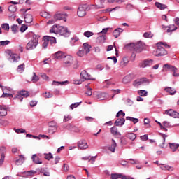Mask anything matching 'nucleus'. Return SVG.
Listing matches in <instances>:
<instances>
[{"mask_svg": "<svg viewBox=\"0 0 179 179\" xmlns=\"http://www.w3.org/2000/svg\"><path fill=\"white\" fill-rule=\"evenodd\" d=\"M128 62H129V59H128V57H124L120 62V66H122V68L127 66Z\"/></svg>", "mask_w": 179, "mask_h": 179, "instance_id": "27", "label": "nucleus"}, {"mask_svg": "<svg viewBox=\"0 0 179 179\" xmlns=\"http://www.w3.org/2000/svg\"><path fill=\"white\" fill-rule=\"evenodd\" d=\"M64 57L65 55L62 51H58L55 54V58H56V59H62V58H64Z\"/></svg>", "mask_w": 179, "mask_h": 179, "instance_id": "31", "label": "nucleus"}, {"mask_svg": "<svg viewBox=\"0 0 179 179\" xmlns=\"http://www.w3.org/2000/svg\"><path fill=\"white\" fill-rule=\"evenodd\" d=\"M178 27H176L174 24H171L168 26L167 29V33H173V31H176L177 30Z\"/></svg>", "mask_w": 179, "mask_h": 179, "instance_id": "35", "label": "nucleus"}, {"mask_svg": "<svg viewBox=\"0 0 179 179\" xmlns=\"http://www.w3.org/2000/svg\"><path fill=\"white\" fill-rule=\"evenodd\" d=\"M138 94H139V96H141L142 97H145V96H148V91L140 90L138 91Z\"/></svg>", "mask_w": 179, "mask_h": 179, "instance_id": "41", "label": "nucleus"}, {"mask_svg": "<svg viewBox=\"0 0 179 179\" xmlns=\"http://www.w3.org/2000/svg\"><path fill=\"white\" fill-rule=\"evenodd\" d=\"M163 125L164 127H165V128H171V127H173V125H171V123L168 121H164Z\"/></svg>", "mask_w": 179, "mask_h": 179, "instance_id": "53", "label": "nucleus"}, {"mask_svg": "<svg viewBox=\"0 0 179 179\" xmlns=\"http://www.w3.org/2000/svg\"><path fill=\"white\" fill-rule=\"evenodd\" d=\"M50 33H55V34H60L64 37H69L71 32L68 30L66 27H63L59 24H55L50 29Z\"/></svg>", "mask_w": 179, "mask_h": 179, "instance_id": "1", "label": "nucleus"}, {"mask_svg": "<svg viewBox=\"0 0 179 179\" xmlns=\"http://www.w3.org/2000/svg\"><path fill=\"white\" fill-rule=\"evenodd\" d=\"M126 136L129 139H131V141H135L136 139V135L134 133H128Z\"/></svg>", "mask_w": 179, "mask_h": 179, "instance_id": "39", "label": "nucleus"}, {"mask_svg": "<svg viewBox=\"0 0 179 179\" xmlns=\"http://www.w3.org/2000/svg\"><path fill=\"white\" fill-rule=\"evenodd\" d=\"M44 97H45V99H51V97H52V94H51L50 92H45L43 94Z\"/></svg>", "mask_w": 179, "mask_h": 179, "instance_id": "59", "label": "nucleus"}, {"mask_svg": "<svg viewBox=\"0 0 179 179\" xmlns=\"http://www.w3.org/2000/svg\"><path fill=\"white\" fill-rule=\"evenodd\" d=\"M40 15L42 17H45V19H50L51 17V14L46 11L41 12Z\"/></svg>", "mask_w": 179, "mask_h": 179, "instance_id": "36", "label": "nucleus"}, {"mask_svg": "<svg viewBox=\"0 0 179 179\" xmlns=\"http://www.w3.org/2000/svg\"><path fill=\"white\" fill-rule=\"evenodd\" d=\"M25 23H31L33 22V16L30 14H27L24 17Z\"/></svg>", "mask_w": 179, "mask_h": 179, "instance_id": "34", "label": "nucleus"}, {"mask_svg": "<svg viewBox=\"0 0 179 179\" xmlns=\"http://www.w3.org/2000/svg\"><path fill=\"white\" fill-rule=\"evenodd\" d=\"M6 54L10 57L9 59H10L12 62H17V61L20 59V56H19L18 54L13 53L10 50H6Z\"/></svg>", "mask_w": 179, "mask_h": 179, "instance_id": "6", "label": "nucleus"}, {"mask_svg": "<svg viewBox=\"0 0 179 179\" xmlns=\"http://www.w3.org/2000/svg\"><path fill=\"white\" fill-rule=\"evenodd\" d=\"M107 96H108L107 93L102 92L99 94V99H100L101 100H104V99H107Z\"/></svg>", "mask_w": 179, "mask_h": 179, "instance_id": "50", "label": "nucleus"}, {"mask_svg": "<svg viewBox=\"0 0 179 179\" xmlns=\"http://www.w3.org/2000/svg\"><path fill=\"white\" fill-rule=\"evenodd\" d=\"M66 83H69V81L68 80H66V81H62V82H59V81H55L54 80L52 83V85L53 86H59V85H61L62 86L64 85H66Z\"/></svg>", "mask_w": 179, "mask_h": 179, "instance_id": "30", "label": "nucleus"}, {"mask_svg": "<svg viewBox=\"0 0 179 179\" xmlns=\"http://www.w3.org/2000/svg\"><path fill=\"white\" fill-rule=\"evenodd\" d=\"M80 79H83V80H96V78L92 77V76L87 73L86 70L81 71Z\"/></svg>", "mask_w": 179, "mask_h": 179, "instance_id": "10", "label": "nucleus"}, {"mask_svg": "<svg viewBox=\"0 0 179 179\" xmlns=\"http://www.w3.org/2000/svg\"><path fill=\"white\" fill-rule=\"evenodd\" d=\"M121 178V173H113L111 174V179H118Z\"/></svg>", "mask_w": 179, "mask_h": 179, "instance_id": "55", "label": "nucleus"}, {"mask_svg": "<svg viewBox=\"0 0 179 179\" xmlns=\"http://www.w3.org/2000/svg\"><path fill=\"white\" fill-rule=\"evenodd\" d=\"M71 120H72V116L67 115L64 116L63 121L64 122H68V121H71Z\"/></svg>", "mask_w": 179, "mask_h": 179, "instance_id": "56", "label": "nucleus"}, {"mask_svg": "<svg viewBox=\"0 0 179 179\" xmlns=\"http://www.w3.org/2000/svg\"><path fill=\"white\" fill-rule=\"evenodd\" d=\"M31 160L35 164H43V160H41L36 154L32 155Z\"/></svg>", "mask_w": 179, "mask_h": 179, "instance_id": "16", "label": "nucleus"}, {"mask_svg": "<svg viewBox=\"0 0 179 179\" xmlns=\"http://www.w3.org/2000/svg\"><path fill=\"white\" fill-rule=\"evenodd\" d=\"M44 155V157L46 160H51V159H54V156H52V154H51V152H49L48 154L45 153Z\"/></svg>", "mask_w": 179, "mask_h": 179, "instance_id": "46", "label": "nucleus"}, {"mask_svg": "<svg viewBox=\"0 0 179 179\" xmlns=\"http://www.w3.org/2000/svg\"><path fill=\"white\" fill-rule=\"evenodd\" d=\"M165 114H167L170 117H173V118H178L179 113L176 111H174L173 110H166Z\"/></svg>", "mask_w": 179, "mask_h": 179, "instance_id": "18", "label": "nucleus"}, {"mask_svg": "<svg viewBox=\"0 0 179 179\" xmlns=\"http://www.w3.org/2000/svg\"><path fill=\"white\" fill-rule=\"evenodd\" d=\"M110 132L113 134V135H115L116 136H121V133L118 132V130L115 127H113L110 129Z\"/></svg>", "mask_w": 179, "mask_h": 179, "instance_id": "32", "label": "nucleus"}, {"mask_svg": "<svg viewBox=\"0 0 179 179\" xmlns=\"http://www.w3.org/2000/svg\"><path fill=\"white\" fill-rule=\"evenodd\" d=\"M85 52L82 50H80L78 52H77V55L78 57H84L85 56Z\"/></svg>", "mask_w": 179, "mask_h": 179, "instance_id": "61", "label": "nucleus"}, {"mask_svg": "<svg viewBox=\"0 0 179 179\" xmlns=\"http://www.w3.org/2000/svg\"><path fill=\"white\" fill-rule=\"evenodd\" d=\"M86 10H87V5L83 4L80 6L77 11L78 16H79V17L86 16Z\"/></svg>", "mask_w": 179, "mask_h": 179, "instance_id": "7", "label": "nucleus"}, {"mask_svg": "<svg viewBox=\"0 0 179 179\" xmlns=\"http://www.w3.org/2000/svg\"><path fill=\"white\" fill-rule=\"evenodd\" d=\"M36 171H28L27 172H25V173L27 174V176H34V174H36Z\"/></svg>", "mask_w": 179, "mask_h": 179, "instance_id": "63", "label": "nucleus"}, {"mask_svg": "<svg viewBox=\"0 0 179 179\" xmlns=\"http://www.w3.org/2000/svg\"><path fill=\"white\" fill-rule=\"evenodd\" d=\"M66 17H68V14L66 13H57L54 15V19L57 22V20H64V22H66Z\"/></svg>", "mask_w": 179, "mask_h": 179, "instance_id": "13", "label": "nucleus"}, {"mask_svg": "<svg viewBox=\"0 0 179 179\" xmlns=\"http://www.w3.org/2000/svg\"><path fill=\"white\" fill-rule=\"evenodd\" d=\"M129 48L136 52H142L143 50V43H142V41H138L136 43H131L129 45Z\"/></svg>", "mask_w": 179, "mask_h": 179, "instance_id": "4", "label": "nucleus"}, {"mask_svg": "<svg viewBox=\"0 0 179 179\" xmlns=\"http://www.w3.org/2000/svg\"><path fill=\"white\" fill-rule=\"evenodd\" d=\"M153 64V59L144 60L139 64L140 68H146L148 66H152Z\"/></svg>", "mask_w": 179, "mask_h": 179, "instance_id": "14", "label": "nucleus"}, {"mask_svg": "<svg viewBox=\"0 0 179 179\" xmlns=\"http://www.w3.org/2000/svg\"><path fill=\"white\" fill-rule=\"evenodd\" d=\"M9 43H10V41H0V45H2L3 47L5 45H8Z\"/></svg>", "mask_w": 179, "mask_h": 179, "instance_id": "62", "label": "nucleus"}, {"mask_svg": "<svg viewBox=\"0 0 179 179\" xmlns=\"http://www.w3.org/2000/svg\"><path fill=\"white\" fill-rule=\"evenodd\" d=\"M125 124V119L124 117L119 118L115 122L116 127H122Z\"/></svg>", "mask_w": 179, "mask_h": 179, "instance_id": "21", "label": "nucleus"}, {"mask_svg": "<svg viewBox=\"0 0 179 179\" xmlns=\"http://www.w3.org/2000/svg\"><path fill=\"white\" fill-rule=\"evenodd\" d=\"M24 68H25L24 64L19 65L17 69V71L20 72V73H22L23 72V71H24Z\"/></svg>", "mask_w": 179, "mask_h": 179, "instance_id": "43", "label": "nucleus"}, {"mask_svg": "<svg viewBox=\"0 0 179 179\" xmlns=\"http://www.w3.org/2000/svg\"><path fill=\"white\" fill-rule=\"evenodd\" d=\"M3 93H8L9 92H12V88L10 87H3Z\"/></svg>", "mask_w": 179, "mask_h": 179, "instance_id": "57", "label": "nucleus"}, {"mask_svg": "<svg viewBox=\"0 0 179 179\" xmlns=\"http://www.w3.org/2000/svg\"><path fill=\"white\" fill-rule=\"evenodd\" d=\"M150 81L146 78L137 79L134 83V86H141V85H149Z\"/></svg>", "mask_w": 179, "mask_h": 179, "instance_id": "12", "label": "nucleus"}, {"mask_svg": "<svg viewBox=\"0 0 179 179\" xmlns=\"http://www.w3.org/2000/svg\"><path fill=\"white\" fill-rule=\"evenodd\" d=\"M1 97H10V99H13V95L12 94H8V92H3Z\"/></svg>", "mask_w": 179, "mask_h": 179, "instance_id": "54", "label": "nucleus"}, {"mask_svg": "<svg viewBox=\"0 0 179 179\" xmlns=\"http://www.w3.org/2000/svg\"><path fill=\"white\" fill-rule=\"evenodd\" d=\"M81 103H82V102H77L76 103H72L70 106L71 110H73V108H76L77 107H79V106H80Z\"/></svg>", "mask_w": 179, "mask_h": 179, "instance_id": "51", "label": "nucleus"}, {"mask_svg": "<svg viewBox=\"0 0 179 179\" xmlns=\"http://www.w3.org/2000/svg\"><path fill=\"white\" fill-rule=\"evenodd\" d=\"M48 41H49V44H57V39L55 37L48 36Z\"/></svg>", "mask_w": 179, "mask_h": 179, "instance_id": "38", "label": "nucleus"}, {"mask_svg": "<svg viewBox=\"0 0 179 179\" xmlns=\"http://www.w3.org/2000/svg\"><path fill=\"white\" fill-rule=\"evenodd\" d=\"M1 29H3V30H6V31H9V24L8 23H4L3 24H1Z\"/></svg>", "mask_w": 179, "mask_h": 179, "instance_id": "52", "label": "nucleus"}, {"mask_svg": "<svg viewBox=\"0 0 179 179\" xmlns=\"http://www.w3.org/2000/svg\"><path fill=\"white\" fill-rule=\"evenodd\" d=\"M24 160H26L24 155H19V159H15V163L16 166H22L24 163Z\"/></svg>", "mask_w": 179, "mask_h": 179, "instance_id": "17", "label": "nucleus"}, {"mask_svg": "<svg viewBox=\"0 0 179 179\" xmlns=\"http://www.w3.org/2000/svg\"><path fill=\"white\" fill-rule=\"evenodd\" d=\"M99 35V36L96 38V41L100 44H103V43H105L106 40H107V36L106 35Z\"/></svg>", "mask_w": 179, "mask_h": 179, "instance_id": "24", "label": "nucleus"}, {"mask_svg": "<svg viewBox=\"0 0 179 179\" xmlns=\"http://www.w3.org/2000/svg\"><path fill=\"white\" fill-rule=\"evenodd\" d=\"M16 134H25L26 130H24V129H17L15 130Z\"/></svg>", "mask_w": 179, "mask_h": 179, "instance_id": "60", "label": "nucleus"}, {"mask_svg": "<svg viewBox=\"0 0 179 179\" xmlns=\"http://www.w3.org/2000/svg\"><path fill=\"white\" fill-rule=\"evenodd\" d=\"M161 170H167L168 171H173V167L166 164H159Z\"/></svg>", "mask_w": 179, "mask_h": 179, "instance_id": "22", "label": "nucleus"}, {"mask_svg": "<svg viewBox=\"0 0 179 179\" xmlns=\"http://www.w3.org/2000/svg\"><path fill=\"white\" fill-rule=\"evenodd\" d=\"M78 146L79 149H81L83 150L89 148V145H87V141H86V140H80V141H78Z\"/></svg>", "mask_w": 179, "mask_h": 179, "instance_id": "15", "label": "nucleus"}, {"mask_svg": "<svg viewBox=\"0 0 179 179\" xmlns=\"http://www.w3.org/2000/svg\"><path fill=\"white\" fill-rule=\"evenodd\" d=\"M169 148L172 150V152H176L177 149L179 148V144L175 143H169Z\"/></svg>", "mask_w": 179, "mask_h": 179, "instance_id": "28", "label": "nucleus"}, {"mask_svg": "<svg viewBox=\"0 0 179 179\" xmlns=\"http://www.w3.org/2000/svg\"><path fill=\"white\" fill-rule=\"evenodd\" d=\"M122 31H124L122 29L118 28L113 31V34L114 37H115V38H118V37H120V35L121 34V33H122Z\"/></svg>", "mask_w": 179, "mask_h": 179, "instance_id": "25", "label": "nucleus"}, {"mask_svg": "<svg viewBox=\"0 0 179 179\" xmlns=\"http://www.w3.org/2000/svg\"><path fill=\"white\" fill-rule=\"evenodd\" d=\"M107 1L108 3H114L115 0H100L99 4H91V9H103L104 8V3Z\"/></svg>", "mask_w": 179, "mask_h": 179, "instance_id": "5", "label": "nucleus"}, {"mask_svg": "<svg viewBox=\"0 0 179 179\" xmlns=\"http://www.w3.org/2000/svg\"><path fill=\"white\" fill-rule=\"evenodd\" d=\"M83 35L85 37H87L89 38L92 37V36H94V34L90 31H87L84 32Z\"/></svg>", "mask_w": 179, "mask_h": 179, "instance_id": "47", "label": "nucleus"}, {"mask_svg": "<svg viewBox=\"0 0 179 179\" xmlns=\"http://www.w3.org/2000/svg\"><path fill=\"white\" fill-rule=\"evenodd\" d=\"M0 115L2 117H5V115H8V108L6 106H0Z\"/></svg>", "mask_w": 179, "mask_h": 179, "instance_id": "20", "label": "nucleus"}, {"mask_svg": "<svg viewBox=\"0 0 179 179\" xmlns=\"http://www.w3.org/2000/svg\"><path fill=\"white\" fill-rule=\"evenodd\" d=\"M90 45H89V43H85L83 45V50L85 52V54H89L90 52Z\"/></svg>", "mask_w": 179, "mask_h": 179, "instance_id": "23", "label": "nucleus"}, {"mask_svg": "<svg viewBox=\"0 0 179 179\" xmlns=\"http://www.w3.org/2000/svg\"><path fill=\"white\" fill-rule=\"evenodd\" d=\"M119 163L121 164V166H128V162L124 159L119 161Z\"/></svg>", "mask_w": 179, "mask_h": 179, "instance_id": "64", "label": "nucleus"}, {"mask_svg": "<svg viewBox=\"0 0 179 179\" xmlns=\"http://www.w3.org/2000/svg\"><path fill=\"white\" fill-rule=\"evenodd\" d=\"M11 30L13 31V33H14V34H16V33H17V31H19V27L17 25H13L11 26Z\"/></svg>", "mask_w": 179, "mask_h": 179, "instance_id": "45", "label": "nucleus"}, {"mask_svg": "<svg viewBox=\"0 0 179 179\" xmlns=\"http://www.w3.org/2000/svg\"><path fill=\"white\" fill-rule=\"evenodd\" d=\"M165 90L167 92V93H169L171 95L176 94V90L171 87H166L165 88Z\"/></svg>", "mask_w": 179, "mask_h": 179, "instance_id": "42", "label": "nucleus"}, {"mask_svg": "<svg viewBox=\"0 0 179 179\" xmlns=\"http://www.w3.org/2000/svg\"><path fill=\"white\" fill-rule=\"evenodd\" d=\"M48 44H50V42L48 41V36L43 37V43L42 44L43 48H47L48 47Z\"/></svg>", "mask_w": 179, "mask_h": 179, "instance_id": "33", "label": "nucleus"}, {"mask_svg": "<svg viewBox=\"0 0 179 179\" xmlns=\"http://www.w3.org/2000/svg\"><path fill=\"white\" fill-rule=\"evenodd\" d=\"M85 87H87L85 94H87V96H92V94H93V92H92V88L89 86V84L86 85Z\"/></svg>", "mask_w": 179, "mask_h": 179, "instance_id": "40", "label": "nucleus"}, {"mask_svg": "<svg viewBox=\"0 0 179 179\" xmlns=\"http://www.w3.org/2000/svg\"><path fill=\"white\" fill-rule=\"evenodd\" d=\"M155 6L159 9V10H164V9H167V6L166 4H163L159 2H156Z\"/></svg>", "mask_w": 179, "mask_h": 179, "instance_id": "26", "label": "nucleus"}, {"mask_svg": "<svg viewBox=\"0 0 179 179\" xmlns=\"http://www.w3.org/2000/svg\"><path fill=\"white\" fill-rule=\"evenodd\" d=\"M157 45L158 48L153 52V55L155 57H163V55H167V50L160 45H164L166 48H170L169 45L166 43L159 42L157 43Z\"/></svg>", "mask_w": 179, "mask_h": 179, "instance_id": "3", "label": "nucleus"}, {"mask_svg": "<svg viewBox=\"0 0 179 179\" xmlns=\"http://www.w3.org/2000/svg\"><path fill=\"white\" fill-rule=\"evenodd\" d=\"M48 127L49 134H51L52 135L55 134V132H57V129H58V124L55 121L49 122Z\"/></svg>", "mask_w": 179, "mask_h": 179, "instance_id": "8", "label": "nucleus"}, {"mask_svg": "<svg viewBox=\"0 0 179 179\" xmlns=\"http://www.w3.org/2000/svg\"><path fill=\"white\" fill-rule=\"evenodd\" d=\"M143 37H145V38H150L152 37V32H145Z\"/></svg>", "mask_w": 179, "mask_h": 179, "instance_id": "58", "label": "nucleus"}, {"mask_svg": "<svg viewBox=\"0 0 179 179\" xmlns=\"http://www.w3.org/2000/svg\"><path fill=\"white\" fill-rule=\"evenodd\" d=\"M33 77L31 78V80L34 83H36V82H38L40 80V78L38 77V76L36 75V73H33Z\"/></svg>", "mask_w": 179, "mask_h": 179, "instance_id": "49", "label": "nucleus"}, {"mask_svg": "<svg viewBox=\"0 0 179 179\" xmlns=\"http://www.w3.org/2000/svg\"><path fill=\"white\" fill-rule=\"evenodd\" d=\"M0 125H2L3 127H8V125H9V121L5 120H1Z\"/></svg>", "mask_w": 179, "mask_h": 179, "instance_id": "48", "label": "nucleus"}, {"mask_svg": "<svg viewBox=\"0 0 179 179\" xmlns=\"http://www.w3.org/2000/svg\"><path fill=\"white\" fill-rule=\"evenodd\" d=\"M17 8H16V6L15 5H11L8 7V10L9 12H11V13H15V12H16L17 10Z\"/></svg>", "mask_w": 179, "mask_h": 179, "instance_id": "44", "label": "nucleus"}, {"mask_svg": "<svg viewBox=\"0 0 179 179\" xmlns=\"http://www.w3.org/2000/svg\"><path fill=\"white\" fill-rule=\"evenodd\" d=\"M29 96H30V94H29V92L22 90L18 93V94H17L14 97V100H16V99H18L20 101H23V97L27 98L29 97Z\"/></svg>", "mask_w": 179, "mask_h": 179, "instance_id": "9", "label": "nucleus"}, {"mask_svg": "<svg viewBox=\"0 0 179 179\" xmlns=\"http://www.w3.org/2000/svg\"><path fill=\"white\" fill-rule=\"evenodd\" d=\"M28 36L30 40L27 44L26 50L31 51V50L36 48L37 45H38V39L40 38V36L33 32H29Z\"/></svg>", "mask_w": 179, "mask_h": 179, "instance_id": "2", "label": "nucleus"}, {"mask_svg": "<svg viewBox=\"0 0 179 179\" xmlns=\"http://www.w3.org/2000/svg\"><path fill=\"white\" fill-rule=\"evenodd\" d=\"M115 148H117V143L115 142V140L112 139V143L110 146L108 147V150H110V152H111L112 153H115Z\"/></svg>", "mask_w": 179, "mask_h": 179, "instance_id": "19", "label": "nucleus"}, {"mask_svg": "<svg viewBox=\"0 0 179 179\" xmlns=\"http://www.w3.org/2000/svg\"><path fill=\"white\" fill-rule=\"evenodd\" d=\"M164 68H166V71H171V72H177V68L169 64L164 65Z\"/></svg>", "mask_w": 179, "mask_h": 179, "instance_id": "29", "label": "nucleus"}, {"mask_svg": "<svg viewBox=\"0 0 179 179\" xmlns=\"http://www.w3.org/2000/svg\"><path fill=\"white\" fill-rule=\"evenodd\" d=\"M127 121H131V122H133L134 124H138V122H139V119L138 118H135V117H131L129 116H127L126 117Z\"/></svg>", "mask_w": 179, "mask_h": 179, "instance_id": "37", "label": "nucleus"}, {"mask_svg": "<svg viewBox=\"0 0 179 179\" xmlns=\"http://www.w3.org/2000/svg\"><path fill=\"white\" fill-rule=\"evenodd\" d=\"M63 64L64 66L69 67L73 64V57L71 55L64 56Z\"/></svg>", "mask_w": 179, "mask_h": 179, "instance_id": "11", "label": "nucleus"}]
</instances>
